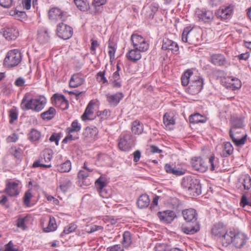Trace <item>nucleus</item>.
<instances>
[{
    "instance_id": "f257e3e1",
    "label": "nucleus",
    "mask_w": 251,
    "mask_h": 251,
    "mask_svg": "<svg viewBox=\"0 0 251 251\" xmlns=\"http://www.w3.org/2000/svg\"><path fill=\"white\" fill-rule=\"evenodd\" d=\"M246 235L237 230L233 229L226 232L221 238V244L224 247H227L231 243L237 248H241L246 243Z\"/></svg>"
},
{
    "instance_id": "f03ea898",
    "label": "nucleus",
    "mask_w": 251,
    "mask_h": 251,
    "mask_svg": "<svg viewBox=\"0 0 251 251\" xmlns=\"http://www.w3.org/2000/svg\"><path fill=\"white\" fill-rule=\"evenodd\" d=\"M46 103V100L43 97L33 99L29 98V95L25 94L21 103V107L23 110L31 109L35 112L41 111Z\"/></svg>"
},
{
    "instance_id": "7ed1b4c3",
    "label": "nucleus",
    "mask_w": 251,
    "mask_h": 251,
    "mask_svg": "<svg viewBox=\"0 0 251 251\" xmlns=\"http://www.w3.org/2000/svg\"><path fill=\"white\" fill-rule=\"evenodd\" d=\"M230 121L231 127L229 130V136L236 146H241L245 143L247 135H245L238 139L235 137L234 132H236V130L243 129L244 126L243 120L240 118L232 117Z\"/></svg>"
},
{
    "instance_id": "20e7f679",
    "label": "nucleus",
    "mask_w": 251,
    "mask_h": 251,
    "mask_svg": "<svg viewBox=\"0 0 251 251\" xmlns=\"http://www.w3.org/2000/svg\"><path fill=\"white\" fill-rule=\"evenodd\" d=\"M181 186L192 196H197L201 193L200 180L192 176L184 177L181 182Z\"/></svg>"
},
{
    "instance_id": "39448f33",
    "label": "nucleus",
    "mask_w": 251,
    "mask_h": 251,
    "mask_svg": "<svg viewBox=\"0 0 251 251\" xmlns=\"http://www.w3.org/2000/svg\"><path fill=\"white\" fill-rule=\"evenodd\" d=\"M22 55L20 51L17 49L9 50L4 60V64L8 67L18 65L21 61Z\"/></svg>"
},
{
    "instance_id": "423d86ee",
    "label": "nucleus",
    "mask_w": 251,
    "mask_h": 251,
    "mask_svg": "<svg viewBox=\"0 0 251 251\" xmlns=\"http://www.w3.org/2000/svg\"><path fill=\"white\" fill-rule=\"evenodd\" d=\"M133 48L142 52L146 51L149 48V45L146 42L145 39L141 35L133 34L130 38Z\"/></svg>"
},
{
    "instance_id": "0eeeda50",
    "label": "nucleus",
    "mask_w": 251,
    "mask_h": 251,
    "mask_svg": "<svg viewBox=\"0 0 251 251\" xmlns=\"http://www.w3.org/2000/svg\"><path fill=\"white\" fill-rule=\"evenodd\" d=\"M107 183L106 176H101L95 182V186L100 196L103 198H108L110 197L111 192L105 189Z\"/></svg>"
},
{
    "instance_id": "6e6552de",
    "label": "nucleus",
    "mask_w": 251,
    "mask_h": 251,
    "mask_svg": "<svg viewBox=\"0 0 251 251\" xmlns=\"http://www.w3.org/2000/svg\"><path fill=\"white\" fill-rule=\"evenodd\" d=\"M203 80L200 76H194L190 81L188 88V92L191 95L198 94L202 89Z\"/></svg>"
},
{
    "instance_id": "1a4fd4ad",
    "label": "nucleus",
    "mask_w": 251,
    "mask_h": 251,
    "mask_svg": "<svg viewBox=\"0 0 251 251\" xmlns=\"http://www.w3.org/2000/svg\"><path fill=\"white\" fill-rule=\"evenodd\" d=\"M56 31L58 37L64 40L71 38L73 33V28L63 23H59L57 25Z\"/></svg>"
},
{
    "instance_id": "9d476101",
    "label": "nucleus",
    "mask_w": 251,
    "mask_h": 251,
    "mask_svg": "<svg viewBox=\"0 0 251 251\" xmlns=\"http://www.w3.org/2000/svg\"><path fill=\"white\" fill-rule=\"evenodd\" d=\"M133 145V139L130 133H126L120 139L119 149L123 151H129Z\"/></svg>"
},
{
    "instance_id": "9b49d317",
    "label": "nucleus",
    "mask_w": 251,
    "mask_h": 251,
    "mask_svg": "<svg viewBox=\"0 0 251 251\" xmlns=\"http://www.w3.org/2000/svg\"><path fill=\"white\" fill-rule=\"evenodd\" d=\"M49 19L53 21L61 20L64 21L67 18V12L62 11L58 8L54 7L51 8L48 13Z\"/></svg>"
},
{
    "instance_id": "f8f14e48",
    "label": "nucleus",
    "mask_w": 251,
    "mask_h": 251,
    "mask_svg": "<svg viewBox=\"0 0 251 251\" xmlns=\"http://www.w3.org/2000/svg\"><path fill=\"white\" fill-rule=\"evenodd\" d=\"M19 184L18 182L8 180L6 182L4 192L10 197H17L20 193Z\"/></svg>"
},
{
    "instance_id": "ddd939ff",
    "label": "nucleus",
    "mask_w": 251,
    "mask_h": 251,
    "mask_svg": "<svg viewBox=\"0 0 251 251\" xmlns=\"http://www.w3.org/2000/svg\"><path fill=\"white\" fill-rule=\"evenodd\" d=\"M191 165L194 169L201 172L206 171L208 167L203 159L200 157L192 158Z\"/></svg>"
},
{
    "instance_id": "4468645a",
    "label": "nucleus",
    "mask_w": 251,
    "mask_h": 251,
    "mask_svg": "<svg viewBox=\"0 0 251 251\" xmlns=\"http://www.w3.org/2000/svg\"><path fill=\"white\" fill-rule=\"evenodd\" d=\"M124 95L122 92H117L114 94H107L106 95V100L111 107H116L124 98Z\"/></svg>"
},
{
    "instance_id": "2eb2a0df",
    "label": "nucleus",
    "mask_w": 251,
    "mask_h": 251,
    "mask_svg": "<svg viewBox=\"0 0 251 251\" xmlns=\"http://www.w3.org/2000/svg\"><path fill=\"white\" fill-rule=\"evenodd\" d=\"M54 99V104L61 110H65L68 108L69 104L68 100L62 95L54 94L52 99Z\"/></svg>"
},
{
    "instance_id": "dca6fc26",
    "label": "nucleus",
    "mask_w": 251,
    "mask_h": 251,
    "mask_svg": "<svg viewBox=\"0 0 251 251\" xmlns=\"http://www.w3.org/2000/svg\"><path fill=\"white\" fill-rule=\"evenodd\" d=\"M234 5L230 4L228 6L223 7L219 9L216 13L218 17H221L223 20H226L229 18L233 12Z\"/></svg>"
},
{
    "instance_id": "f3484780",
    "label": "nucleus",
    "mask_w": 251,
    "mask_h": 251,
    "mask_svg": "<svg viewBox=\"0 0 251 251\" xmlns=\"http://www.w3.org/2000/svg\"><path fill=\"white\" fill-rule=\"evenodd\" d=\"M196 15L199 21L204 23L211 22L214 18L213 12L210 10H198L196 11Z\"/></svg>"
},
{
    "instance_id": "a211bd4d",
    "label": "nucleus",
    "mask_w": 251,
    "mask_h": 251,
    "mask_svg": "<svg viewBox=\"0 0 251 251\" xmlns=\"http://www.w3.org/2000/svg\"><path fill=\"white\" fill-rule=\"evenodd\" d=\"M226 227L221 223H217L214 225L211 229L212 234L219 237L220 242L221 243V238L226 232Z\"/></svg>"
},
{
    "instance_id": "6ab92c4d",
    "label": "nucleus",
    "mask_w": 251,
    "mask_h": 251,
    "mask_svg": "<svg viewBox=\"0 0 251 251\" xmlns=\"http://www.w3.org/2000/svg\"><path fill=\"white\" fill-rule=\"evenodd\" d=\"M209 60L213 65L218 66H224L227 64L226 57L222 54H211Z\"/></svg>"
},
{
    "instance_id": "aec40b11",
    "label": "nucleus",
    "mask_w": 251,
    "mask_h": 251,
    "mask_svg": "<svg viewBox=\"0 0 251 251\" xmlns=\"http://www.w3.org/2000/svg\"><path fill=\"white\" fill-rule=\"evenodd\" d=\"M157 215L161 222L166 223H171L176 217L175 213L171 210L159 212Z\"/></svg>"
},
{
    "instance_id": "412c9836",
    "label": "nucleus",
    "mask_w": 251,
    "mask_h": 251,
    "mask_svg": "<svg viewBox=\"0 0 251 251\" xmlns=\"http://www.w3.org/2000/svg\"><path fill=\"white\" fill-rule=\"evenodd\" d=\"M182 215L185 220L187 222L194 223L197 220V213L195 209L192 208L183 210Z\"/></svg>"
},
{
    "instance_id": "4be33fe9",
    "label": "nucleus",
    "mask_w": 251,
    "mask_h": 251,
    "mask_svg": "<svg viewBox=\"0 0 251 251\" xmlns=\"http://www.w3.org/2000/svg\"><path fill=\"white\" fill-rule=\"evenodd\" d=\"M162 49L164 50H170L173 52H176L178 50L177 44L168 38H165L163 41Z\"/></svg>"
},
{
    "instance_id": "5701e85b",
    "label": "nucleus",
    "mask_w": 251,
    "mask_h": 251,
    "mask_svg": "<svg viewBox=\"0 0 251 251\" xmlns=\"http://www.w3.org/2000/svg\"><path fill=\"white\" fill-rule=\"evenodd\" d=\"M19 35V31L16 27H7L3 31V36L7 40H15Z\"/></svg>"
},
{
    "instance_id": "b1692460",
    "label": "nucleus",
    "mask_w": 251,
    "mask_h": 251,
    "mask_svg": "<svg viewBox=\"0 0 251 251\" xmlns=\"http://www.w3.org/2000/svg\"><path fill=\"white\" fill-rule=\"evenodd\" d=\"M141 52H143L133 48L127 52L126 57L130 61L136 63L141 58Z\"/></svg>"
},
{
    "instance_id": "393cba45",
    "label": "nucleus",
    "mask_w": 251,
    "mask_h": 251,
    "mask_svg": "<svg viewBox=\"0 0 251 251\" xmlns=\"http://www.w3.org/2000/svg\"><path fill=\"white\" fill-rule=\"evenodd\" d=\"M98 134V130L96 127L91 128L87 127L83 134L86 139L91 141L95 140L96 139Z\"/></svg>"
},
{
    "instance_id": "a878e982",
    "label": "nucleus",
    "mask_w": 251,
    "mask_h": 251,
    "mask_svg": "<svg viewBox=\"0 0 251 251\" xmlns=\"http://www.w3.org/2000/svg\"><path fill=\"white\" fill-rule=\"evenodd\" d=\"M83 78L78 74H74L70 80L69 86L72 88H76L83 84Z\"/></svg>"
},
{
    "instance_id": "bb28decb",
    "label": "nucleus",
    "mask_w": 251,
    "mask_h": 251,
    "mask_svg": "<svg viewBox=\"0 0 251 251\" xmlns=\"http://www.w3.org/2000/svg\"><path fill=\"white\" fill-rule=\"evenodd\" d=\"M37 40L38 42L42 44H44L49 42L50 40V36L47 29L43 28L38 31Z\"/></svg>"
},
{
    "instance_id": "cd10ccee",
    "label": "nucleus",
    "mask_w": 251,
    "mask_h": 251,
    "mask_svg": "<svg viewBox=\"0 0 251 251\" xmlns=\"http://www.w3.org/2000/svg\"><path fill=\"white\" fill-rule=\"evenodd\" d=\"M150 203L149 197L147 194H143L138 198L137 205L140 208L147 207Z\"/></svg>"
},
{
    "instance_id": "c85d7f7f",
    "label": "nucleus",
    "mask_w": 251,
    "mask_h": 251,
    "mask_svg": "<svg viewBox=\"0 0 251 251\" xmlns=\"http://www.w3.org/2000/svg\"><path fill=\"white\" fill-rule=\"evenodd\" d=\"M164 169L167 173L176 176H181L185 173L184 171L173 167V166L169 164H166L165 165Z\"/></svg>"
},
{
    "instance_id": "c756f323",
    "label": "nucleus",
    "mask_w": 251,
    "mask_h": 251,
    "mask_svg": "<svg viewBox=\"0 0 251 251\" xmlns=\"http://www.w3.org/2000/svg\"><path fill=\"white\" fill-rule=\"evenodd\" d=\"M189 121L192 124L204 123L206 122V119L200 114L196 113L190 116Z\"/></svg>"
},
{
    "instance_id": "7c9ffc66",
    "label": "nucleus",
    "mask_w": 251,
    "mask_h": 251,
    "mask_svg": "<svg viewBox=\"0 0 251 251\" xmlns=\"http://www.w3.org/2000/svg\"><path fill=\"white\" fill-rule=\"evenodd\" d=\"M163 123L166 128L171 130L175 125V120L168 113H165L163 116Z\"/></svg>"
},
{
    "instance_id": "2f4dec72",
    "label": "nucleus",
    "mask_w": 251,
    "mask_h": 251,
    "mask_svg": "<svg viewBox=\"0 0 251 251\" xmlns=\"http://www.w3.org/2000/svg\"><path fill=\"white\" fill-rule=\"evenodd\" d=\"M131 130L134 134L139 135L143 131V125L139 121H135L132 124Z\"/></svg>"
},
{
    "instance_id": "473e14b6",
    "label": "nucleus",
    "mask_w": 251,
    "mask_h": 251,
    "mask_svg": "<svg viewBox=\"0 0 251 251\" xmlns=\"http://www.w3.org/2000/svg\"><path fill=\"white\" fill-rule=\"evenodd\" d=\"M55 114V109L53 107H50L48 110L42 113L41 114V117L43 120H50L54 117Z\"/></svg>"
},
{
    "instance_id": "72a5a7b5",
    "label": "nucleus",
    "mask_w": 251,
    "mask_h": 251,
    "mask_svg": "<svg viewBox=\"0 0 251 251\" xmlns=\"http://www.w3.org/2000/svg\"><path fill=\"white\" fill-rule=\"evenodd\" d=\"M194 76L193 73L191 70H187L181 76V83L183 86L190 84L191 78Z\"/></svg>"
},
{
    "instance_id": "f704fd0d",
    "label": "nucleus",
    "mask_w": 251,
    "mask_h": 251,
    "mask_svg": "<svg viewBox=\"0 0 251 251\" xmlns=\"http://www.w3.org/2000/svg\"><path fill=\"white\" fill-rule=\"evenodd\" d=\"M57 170L60 173H67L70 171L71 169V163L70 160H67L64 163L57 166Z\"/></svg>"
},
{
    "instance_id": "c9c22d12",
    "label": "nucleus",
    "mask_w": 251,
    "mask_h": 251,
    "mask_svg": "<svg viewBox=\"0 0 251 251\" xmlns=\"http://www.w3.org/2000/svg\"><path fill=\"white\" fill-rule=\"evenodd\" d=\"M210 171H216L219 168V160L214 155L211 156L208 159Z\"/></svg>"
},
{
    "instance_id": "e433bc0d",
    "label": "nucleus",
    "mask_w": 251,
    "mask_h": 251,
    "mask_svg": "<svg viewBox=\"0 0 251 251\" xmlns=\"http://www.w3.org/2000/svg\"><path fill=\"white\" fill-rule=\"evenodd\" d=\"M77 7L81 11H85L89 8V3L87 0H74Z\"/></svg>"
},
{
    "instance_id": "4c0bfd02",
    "label": "nucleus",
    "mask_w": 251,
    "mask_h": 251,
    "mask_svg": "<svg viewBox=\"0 0 251 251\" xmlns=\"http://www.w3.org/2000/svg\"><path fill=\"white\" fill-rule=\"evenodd\" d=\"M56 227L57 226L55 218L53 217L50 216L48 226L44 228V231L47 232L53 231L56 229Z\"/></svg>"
},
{
    "instance_id": "58836bf2",
    "label": "nucleus",
    "mask_w": 251,
    "mask_h": 251,
    "mask_svg": "<svg viewBox=\"0 0 251 251\" xmlns=\"http://www.w3.org/2000/svg\"><path fill=\"white\" fill-rule=\"evenodd\" d=\"M181 230L184 233L187 234H193L199 230V227L198 226H182L181 227Z\"/></svg>"
},
{
    "instance_id": "ea45409f",
    "label": "nucleus",
    "mask_w": 251,
    "mask_h": 251,
    "mask_svg": "<svg viewBox=\"0 0 251 251\" xmlns=\"http://www.w3.org/2000/svg\"><path fill=\"white\" fill-rule=\"evenodd\" d=\"M233 151V147L230 142H226L224 143V150L223 151V156L227 157L231 155Z\"/></svg>"
},
{
    "instance_id": "a19ab883",
    "label": "nucleus",
    "mask_w": 251,
    "mask_h": 251,
    "mask_svg": "<svg viewBox=\"0 0 251 251\" xmlns=\"http://www.w3.org/2000/svg\"><path fill=\"white\" fill-rule=\"evenodd\" d=\"M81 126L78 124L76 120L73 121L71 124V127L66 129L67 132H78L81 129Z\"/></svg>"
},
{
    "instance_id": "79ce46f5",
    "label": "nucleus",
    "mask_w": 251,
    "mask_h": 251,
    "mask_svg": "<svg viewBox=\"0 0 251 251\" xmlns=\"http://www.w3.org/2000/svg\"><path fill=\"white\" fill-rule=\"evenodd\" d=\"M28 216H25L23 218L20 217L17 220L16 226L22 229V230H25L26 228L25 224L28 221Z\"/></svg>"
},
{
    "instance_id": "37998d69",
    "label": "nucleus",
    "mask_w": 251,
    "mask_h": 251,
    "mask_svg": "<svg viewBox=\"0 0 251 251\" xmlns=\"http://www.w3.org/2000/svg\"><path fill=\"white\" fill-rule=\"evenodd\" d=\"M131 243V234L129 231H126L123 234L122 244L125 247H128Z\"/></svg>"
},
{
    "instance_id": "c03bdc74",
    "label": "nucleus",
    "mask_w": 251,
    "mask_h": 251,
    "mask_svg": "<svg viewBox=\"0 0 251 251\" xmlns=\"http://www.w3.org/2000/svg\"><path fill=\"white\" fill-rule=\"evenodd\" d=\"M92 108L93 104L91 103V102H90L88 104L84 113L81 116V119L82 120L86 121L89 119L88 116L93 113Z\"/></svg>"
},
{
    "instance_id": "a18cd8bd",
    "label": "nucleus",
    "mask_w": 251,
    "mask_h": 251,
    "mask_svg": "<svg viewBox=\"0 0 251 251\" xmlns=\"http://www.w3.org/2000/svg\"><path fill=\"white\" fill-rule=\"evenodd\" d=\"M40 133L38 130L32 129L28 134V138L31 141H36L40 138Z\"/></svg>"
},
{
    "instance_id": "49530a36",
    "label": "nucleus",
    "mask_w": 251,
    "mask_h": 251,
    "mask_svg": "<svg viewBox=\"0 0 251 251\" xmlns=\"http://www.w3.org/2000/svg\"><path fill=\"white\" fill-rule=\"evenodd\" d=\"M11 153L15 158L18 160H21L23 154V151L20 148L12 147L11 149Z\"/></svg>"
},
{
    "instance_id": "de8ad7c7",
    "label": "nucleus",
    "mask_w": 251,
    "mask_h": 251,
    "mask_svg": "<svg viewBox=\"0 0 251 251\" xmlns=\"http://www.w3.org/2000/svg\"><path fill=\"white\" fill-rule=\"evenodd\" d=\"M67 132L68 133V134L63 139L62 142L64 143H66L68 141H70L77 140L79 138L77 132Z\"/></svg>"
},
{
    "instance_id": "09e8293b",
    "label": "nucleus",
    "mask_w": 251,
    "mask_h": 251,
    "mask_svg": "<svg viewBox=\"0 0 251 251\" xmlns=\"http://www.w3.org/2000/svg\"><path fill=\"white\" fill-rule=\"evenodd\" d=\"M76 228L77 226L75 224L71 223L64 227L63 231L61 233V236H63L64 234H68L75 231Z\"/></svg>"
},
{
    "instance_id": "8fccbe9b",
    "label": "nucleus",
    "mask_w": 251,
    "mask_h": 251,
    "mask_svg": "<svg viewBox=\"0 0 251 251\" xmlns=\"http://www.w3.org/2000/svg\"><path fill=\"white\" fill-rule=\"evenodd\" d=\"M9 123L12 124L18 118V112L16 108H12L9 110Z\"/></svg>"
},
{
    "instance_id": "3c124183",
    "label": "nucleus",
    "mask_w": 251,
    "mask_h": 251,
    "mask_svg": "<svg viewBox=\"0 0 251 251\" xmlns=\"http://www.w3.org/2000/svg\"><path fill=\"white\" fill-rule=\"evenodd\" d=\"M242 184L245 190H249L251 187V178L249 176H245Z\"/></svg>"
},
{
    "instance_id": "603ef678",
    "label": "nucleus",
    "mask_w": 251,
    "mask_h": 251,
    "mask_svg": "<svg viewBox=\"0 0 251 251\" xmlns=\"http://www.w3.org/2000/svg\"><path fill=\"white\" fill-rule=\"evenodd\" d=\"M72 182L70 180H66L59 186V188L64 193L67 192L71 187Z\"/></svg>"
},
{
    "instance_id": "864d4df0",
    "label": "nucleus",
    "mask_w": 251,
    "mask_h": 251,
    "mask_svg": "<svg viewBox=\"0 0 251 251\" xmlns=\"http://www.w3.org/2000/svg\"><path fill=\"white\" fill-rule=\"evenodd\" d=\"M155 251H170V247L165 244H158L155 248Z\"/></svg>"
},
{
    "instance_id": "5fc2aeb1",
    "label": "nucleus",
    "mask_w": 251,
    "mask_h": 251,
    "mask_svg": "<svg viewBox=\"0 0 251 251\" xmlns=\"http://www.w3.org/2000/svg\"><path fill=\"white\" fill-rule=\"evenodd\" d=\"M32 195L29 190L26 191L24 197V202L27 206H29L30 204V200Z\"/></svg>"
},
{
    "instance_id": "6e6d98bb",
    "label": "nucleus",
    "mask_w": 251,
    "mask_h": 251,
    "mask_svg": "<svg viewBox=\"0 0 251 251\" xmlns=\"http://www.w3.org/2000/svg\"><path fill=\"white\" fill-rule=\"evenodd\" d=\"M191 30L190 27H186L184 29L181 37L183 42H187V36Z\"/></svg>"
},
{
    "instance_id": "4d7b16f0",
    "label": "nucleus",
    "mask_w": 251,
    "mask_h": 251,
    "mask_svg": "<svg viewBox=\"0 0 251 251\" xmlns=\"http://www.w3.org/2000/svg\"><path fill=\"white\" fill-rule=\"evenodd\" d=\"M88 173L84 170H80L79 171L77 177L79 180H85L88 176Z\"/></svg>"
},
{
    "instance_id": "13d9d810",
    "label": "nucleus",
    "mask_w": 251,
    "mask_h": 251,
    "mask_svg": "<svg viewBox=\"0 0 251 251\" xmlns=\"http://www.w3.org/2000/svg\"><path fill=\"white\" fill-rule=\"evenodd\" d=\"M107 251H124V250L120 245H115L108 247Z\"/></svg>"
},
{
    "instance_id": "bf43d9fd",
    "label": "nucleus",
    "mask_w": 251,
    "mask_h": 251,
    "mask_svg": "<svg viewBox=\"0 0 251 251\" xmlns=\"http://www.w3.org/2000/svg\"><path fill=\"white\" fill-rule=\"evenodd\" d=\"M13 0H0V5L4 8H9L11 6Z\"/></svg>"
},
{
    "instance_id": "052dcab7",
    "label": "nucleus",
    "mask_w": 251,
    "mask_h": 251,
    "mask_svg": "<svg viewBox=\"0 0 251 251\" xmlns=\"http://www.w3.org/2000/svg\"><path fill=\"white\" fill-rule=\"evenodd\" d=\"M159 199V197L157 196H155L154 197L153 201H152V203L150 206V209L151 210H156L155 209L157 206Z\"/></svg>"
},
{
    "instance_id": "680f3d73",
    "label": "nucleus",
    "mask_w": 251,
    "mask_h": 251,
    "mask_svg": "<svg viewBox=\"0 0 251 251\" xmlns=\"http://www.w3.org/2000/svg\"><path fill=\"white\" fill-rule=\"evenodd\" d=\"M97 79L100 82H101L103 83H106L107 82V80L104 76V71L100 72L98 74V78Z\"/></svg>"
},
{
    "instance_id": "e2e57ef3",
    "label": "nucleus",
    "mask_w": 251,
    "mask_h": 251,
    "mask_svg": "<svg viewBox=\"0 0 251 251\" xmlns=\"http://www.w3.org/2000/svg\"><path fill=\"white\" fill-rule=\"evenodd\" d=\"M240 205L245 207L247 205H250V200L249 201L245 195H243L240 201Z\"/></svg>"
},
{
    "instance_id": "0e129e2a",
    "label": "nucleus",
    "mask_w": 251,
    "mask_h": 251,
    "mask_svg": "<svg viewBox=\"0 0 251 251\" xmlns=\"http://www.w3.org/2000/svg\"><path fill=\"white\" fill-rule=\"evenodd\" d=\"M33 167L36 168V167H43V168H49L51 167V165H45L42 163H41L40 161H36L34 162L32 165Z\"/></svg>"
},
{
    "instance_id": "69168bd1",
    "label": "nucleus",
    "mask_w": 251,
    "mask_h": 251,
    "mask_svg": "<svg viewBox=\"0 0 251 251\" xmlns=\"http://www.w3.org/2000/svg\"><path fill=\"white\" fill-rule=\"evenodd\" d=\"M59 139H60L59 135L56 133H53L51 135V136L50 138V142H55L56 145H58Z\"/></svg>"
},
{
    "instance_id": "338daca9",
    "label": "nucleus",
    "mask_w": 251,
    "mask_h": 251,
    "mask_svg": "<svg viewBox=\"0 0 251 251\" xmlns=\"http://www.w3.org/2000/svg\"><path fill=\"white\" fill-rule=\"evenodd\" d=\"M110 82L114 88H119L122 86L120 79L110 80Z\"/></svg>"
},
{
    "instance_id": "774afa93",
    "label": "nucleus",
    "mask_w": 251,
    "mask_h": 251,
    "mask_svg": "<svg viewBox=\"0 0 251 251\" xmlns=\"http://www.w3.org/2000/svg\"><path fill=\"white\" fill-rule=\"evenodd\" d=\"M25 83V81L24 78L19 77L16 80L15 85L18 87H22L24 85Z\"/></svg>"
}]
</instances>
